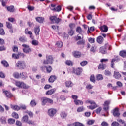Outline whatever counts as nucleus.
<instances>
[{
    "mask_svg": "<svg viewBox=\"0 0 126 126\" xmlns=\"http://www.w3.org/2000/svg\"><path fill=\"white\" fill-rule=\"evenodd\" d=\"M26 67V64L24 61L19 60L15 64V67L19 69H24Z\"/></svg>",
    "mask_w": 126,
    "mask_h": 126,
    "instance_id": "obj_1",
    "label": "nucleus"
},
{
    "mask_svg": "<svg viewBox=\"0 0 126 126\" xmlns=\"http://www.w3.org/2000/svg\"><path fill=\"white\" fill-rule=\"evenodd\" d=\"M41 102L42 105L43 106L45 105L47 103L50 104H54V101L52 99L46 97L41 98Z\"/></svg>",
    "mask_w": 126,
    "mask_h": 126,
    "instance_id": "obj_2",
    "label": "nucleus"
},
{
    "mask_svg": "<svg viewBox=\"0 0 126 126\" xmlns=\"http://www.w3.org/2000/svg\"><path fill=\"white\" fill-rule=\"evenodd\" d=\"M86 103L93 105H89L87 106V108H88V109H90L91 110H93L98 107L97 105L96 104L95 101L93 100H87L86 101Z\"/></svg>",
    "mask_w": 126,
    "mask_h": 126,
    "instance_id": "obj_3",
    "label": "nucleus"
},
{
    "mask_svg": "<svg viewBox=\"0 0 126 126\" xmlns=\"http://www.w3.org/2000/svg\"><path fill=\"white\" fill-rule=\"evenodd\" d=\"M15 86L19 88H22L24 89H28L30 88L29 86L27 85L24 82L18 81H15Z\"/></svg>",
    "mask_w": 126,
    "mask_h": 126,
    "instance_id": "obj_4",
    "label": "nucleus"
},
{
    "mask_svg": "<svg viewBox=\"0 0 126 126\" xmlns=\"http://www.w3.org/2000/svg\"><path fill=\"white\" fill-rule=\"evenodd\" d=\"M120 58L119 57V56H116L115 58L111 59V64H110V67L111 68H113L115 70H117V69H116V67L115 66L114 63L115 62H118L120 61Z\"/></svg>",
    "mask_w": 126,
    "mask_h": 126,
    "instance_id": "obj_5",
    "label": "nucleus"
},
{
    "mask_svg": "<svg viewBox=\"0 0 126 126\" xmlns=\"http://www.w3.org/2000/svg\"><path fill=\"white\" fill-rule=\"evenodd\" d=\"M53 60L54 58L52 57V55H48L46 57V60H44L43 63L45 65L49 64H52L53 63Z\"/></svg>",
    "mask_w": 126,
    "mask_h": 126,
    "instance_id": "obj_6",
    "label": "nucleus"
},
{
    "mask_svg": "<svg viewBox=\"0 0 126 126\" xmlns=\"http://www.w3.org/2000/svg\"><path fill=\"white\" fill-rule=\"evenodd\" d=\"M57 110L52 108H50L49 109H48L47 113L48 115L50 116L51 118H53L54 117V116L57 114Z\"/></svg>",
    "mask_w": 126,
    "mask_h": 126,
    "instance_id": "obj_7",
    "label": "nucleus"
},
{
    "mask_svg": "<svg viewBox=\"0 0 126 126\" xmlns=\"http://www.w3.org/2000/svg\"><path fill=\"white\" fill-rule=\"evenodd\" d=\"M50 20L52 24H59L61 21H62V19L60 18H57L56 16H51L50 17Z\"/></svg>",
    "mask_w": 126,
    "mask_h": 126,
    "instance_id": "obj_8",
    "label": "nucleus"
},
{
    "mask_svg": "<svg viewBox=\"0 0 126 126\" xmlns=\"http://www.w3.org/2000/svg\"><path fill=\"white\" fill-rule=\"evenodd\" d=\"M25 57V55L20 52L18 53V54L13 53L12 55V58L15 60H18L20 57L24 58Z\"/></svg>",
    "mask_w": 126,
    "mask_h": 126,
    "instance_id": "obj_9",
    "label": "nucleus"
},
{
    "mask_svg": "<svg viewBox=\"0 0 126 126\" xmlns=\"http://www.w3.org/2000/svg\"><path fill=\"white\" fill-rule=\"evenodd\" d=\"M83 71V69L81 67H78L77 68H73L72 73H74L77 76L81 75Z\"/></svg>",
    "mask_w": 126,
    "mask_h": 126,
    "instance_id": "obj_10",
    "label": "nucleus"
},
{
    "mask_svg": "<svg viewBox=\"0 0 126 126\" xmlns=\"http://www.w3.org/2000/svg\"><path fill=\"white\" fill-rule=\"evenodd\" d=\"M23 51L24 53L26 54L31 53L32 51V50L30 48L29 45L27 44H22Z\"/></svg>",
    "mask_w": 126,
    "mask_h": 126,
    "instance_id": "obj_11",
    "label": "nucleus"
},
{
    "mask_svg": "<svg viewBox=\"0 0 126 126\" xmlns=\"http://www.w3.org/2000/svg\"><path fill=\"white\" fill-rule=\"evenodd\" d=\"M111 104V102L109 100H106L104 102V104H103V106H104V107H103V109H104V111H106L107 113H109V105Z\"/></svg>",
    "mask_w": 126,
    "mask_h": 126,
    "instance_id": "obj_12",
    "label": "nucleus"
},
{
    "mask_svg": "<svg viewBox=\"0 0 126 126\" xmlns=\"http://www.w3.org/2000/svg\"><path fill=\"white\" fill-rule=\"evenodd\" d=\"M113 77L116 79H121L122 76L120 73V72L118 71L117 70L114 71Z\"/></svg>",
    "mask_w": 126,
    "mask_h": 126,
    "instance_id": "obj_13",
    "label": "nucleus"
},
{
    "mask_svg": "<svg viewBox=\"0 0 126 126\" xmlns=\"http://www.w3.org/2000/svg\"><path fill=\"white\" fill-rule=\"evenodd\" d=\"M113 115L114 117H116L117 118H120V113L119 112L118 108L116 107L113 109Z\"/></svg>",
    "mask_w": 126,
    "mask_h": 126,
    "instance_id": "obj_14",
    "label": "nucleus"
},
{
    "mask_svg": "<svg viewBox=\"0 0 126 126\" xmlns=\"http://www.w3.org/2000/svg\"><path fill=\"white\" fill-rule=\"evenodd\" d=\"M81 52L80 51H74L72 52V55L75 58H79L80 57H81Z\"/></svg>",
    "mask_w": 126,
    "mask_h": 126,
    "instance_id": "obj_15",
    "label": "nucleus"
},
{
    "mask_svg": "<svg viewBox=\"0 0 126 126\" xmlns=\"http://www.w3.org/2000/svg\"><path fill=\"white\" fill-rule=\"evenodd\" d=\"M99 29L103 32H107L108 31L109 28L106 25H104L100 27Z\"/></svg>",
    "mask_w": 126,
    "mask_h": 126,
    "instance_id": "obj_16",
    "label": "nucleus"
},
{
    "mask_svg": "<svg viewBox=\"0 0 126 126\" xmlns=\"http://www.w3.org/2000/svg\"><path fill=\"white\" fill-rule=\"evenodd\" d=\"M6 8L9 12L14 13L15 12V8H14V6L13 5L6 6Z\"/></svg>",
    "mask_w": 126,
    "mask_h": 126,
    "instance_id": "obj_17",
    "label": "nucleus"
},
{
    "mask_svg": "<svg viewBox=\"0 0 126 126\" xmlns=\"http://www.w3.org/2000/svg\"><path fill=\"white\" fill-rule=\"evenodd\" d=\"M3 93L4 94H5L6 97L10 98L13 97V94H11L10 92H9L8 91H3Z\"/></svg>",
    "mask_w": 126,
    "mask_h": 126,
    "instance_id": "obj_18",
    "label": "nucleus"
},
{
    "mask_svg": "<svg viewBox=\"0 0 126 126\" xmlns=\"http://www.w3.org/2000/svg\"><path fill=\"white\" fill-rule=\"evenodd\" d=\"M64 85H65L66 88L72 87L73 86V83L70 80L65 81V83H64Z\"/></svg>",
    "mask_w": 126,
    "mask_h": 126,
    "instance_id": "obj_19",
    "label": "nucleus"
},
{
    "mask_svg": "<svg viewBox=\"0 0 126 126\" xmlns=\"http://www.w3.org/2000/svg\"><path fill=\"white\" fill-rule=\"evenodd\" d=\"M55 91H56V89H50L49 90H48L45 93V94L48 95H52V94L55 93Z\"/></svg>",
    "mask_w": 126,
    "mask_h": 126,
    "instance_id": "obj_20",
    "label": "nucleus"
},
{
    "mask_svg": "<svg viewBox=\"0 0 126 126\" xmlns=\"http://www.w3.org/2000/svg\"><path fill=\"white\" fill-rule=\"evenodd\" d=\"M96 41L98 44H102L104 42V38L101 36H99L96 38Z\"/></svg>",
    "mask_w": 126,
    "mask_h": 126,
    "instance_id": "obj_21",
    "label": "nucleus"
},
{
    "mask_svg": "<svg viewBox=\"0 0 126 126\" xmlns=\"http://www.w3.org/2000/svg\"><path fill=\"white\" fill-rule=\"evenodd\" d=\"M57 79V77L55 76L52 75L50 76L49 79H48V81L49 83H54L55 81Z\"/></svg>",
    "mask_w": 126,
    "mask_h": 126,
    "instance_id": "obj_22",
    "label": "nucleus"
},
{
    "mask_svg": "<svg viewBox=\"0 0 126 126\" xmlns=\"http://www.w3.org/2000/svg\"><path fill=\"white\" fill-rule=\"evenodd\" d=\"M36 21L39 23H43L44 18L42 17H37L35 18Z\"/></svg>",
    "mask_w": 126,
    "mask_h": 126,
    "instance_id": "obj_23",
    "label": "nucleus"
},
{
    "mask_svg": "<svg viewBox=\"0 0 126 126\" xmlns=\"http://www.w3.org/2000/svg\"><path fill=\"white\" fill-rule=\"evenodd\" d=\"M34 33L35 34V35L36 36L39 35V34H40V27L39 26L36 27L35 28H34Z\"/></svg>",
    "mask_w": 126,
    "mask_h": 126,
    "instance_id": "obj_24",
    "label": "nucleus"
},
{
    "mask_svg": "<svg viewBox=\"0 0 126 126\" xmlns=\"http://www.w3.org/2000/svg\"><path fill=\"white\" fill-rule=\"evenodd\" d=\"M27 78V73L26 72H22L20 74V78L25 80Z\"/></svg>",
    "mask_w": 126,
    "mask_h": 126,
    "instance_id": "obj_25",
    "label": "nucleus"
},
{
    "mask_svg": "<svg viewBox=\"0 0 126 126\" xmlns=\"http://www.w3.org/2000/svg\"><path fill=\"white\" fill-rule=\"evenodd\" d=\"M102 47H104L105 49L108 50V51H111L112 49V46L108 43L105 44L104 46Z\"/></svg>",
    "mask_w": 126,
    "mask_h": 126,
    "instance_id": "obj_26",
    "label": "nucleus"
},
{
    "mask_svg": "<svg viewBox=\"0 0 126 126\" xmlns=\"http://www.w3.org/2000/svg\"><path fill=\"white\" fill-rule=\"evenodd\" d=\"M11 108L14 111H19L20 110V107L18 105H14L11 104Z\"/></svg>",
    "mask_w": 126,
    "mask_h": 126,
    "instance_id": "obj_27",
    "label": "nucleus"
},
{
    "mask_svg": "<svg viewBox=\"0 0 126 126\" xmlns=\"http://www.w3.org/2000/svg\"><path fill=\"white\" fill-rule=\"evenodd\" d=\"M51 10L59 12L62 10V7L61 6H58L56 7V8H51Z\"/></svg>",
    "mask_w": 126,
    "mask_h": 126,
    "instance_id": "obj_28",
    "label": "nucleus"
},
{
    "mask_svg": "<svg viewBox=\"0 0 126 126\" xmlns=\"http://www.w3.org/2000/svg\"><path fill=\"white\" fill-rule=\"evenodd\" d=\"M1 63L2 64L3 66L4 67H6V68H8L9 67V64H8V63L7 62V61H6V60H3V61H2L1 62Z\"/></svg>",
    "mask_w": 126,
    "mask_h": 126,
    "instance_id": "obj_29",
    "label": "nucleus"
},
{
    "mask_svg": "<svg viewBox=\"0 0 126 126\" xmlns=\"http://www.w3.org/2000/svg\"><path fill=\"white\" fill-rule=\"evenodd\" d=\"M29 105L31 107L36 106V105H37V102H36V100L35 99L31 100L30 103H29Z\"/></svg>",
    "mask_w": 126,
    "mask_h": 126,
    "instance_id": "obj_30",
    "label": "nucleus"
},
{
    "mask_svg": "<svg viewBox=\"0 0 126 126\" xmlns=\"http://www.w3.org/2000/svg\"><path fill=\"white\" fill-rule=\"evenodd\" d=\"M90 81L95 84L96 83L95 77L94 75H91L90 78Z\"/></svg>",
    "mask_w": 126,
    "mask_h": 126,
    "instance_id": "obj_31",
    "label": "nucleus"
},
{
    "mask_svg": "<svg viewBox=\"0 0 126 126\" xmlns=\"http://www.w3.org/2000/svg\"><path fill=\"white\" fill-rule=\"evenodd\" d=\"M106 67V65L104 63L100 64L98 66V69L104 70Z\"/></svg>",
    "mask_w": 126,
    "mask_h": 126,
    "instance_id": "obj_32",
    "label": "nucleus"
},
{
    "mask_svg": "<svg viewBox=\"0 0 126 126\" xmlns=\"http://www.w3.org/2000/svg\"><path fill=\"white\" fill-rule=\"evenodd\" d=\"M100 52L103 54H105L107 53V50L104 47L101 46L100 47Z\"/></svg>",
    "mask_w": 126,
    "mask_h": 126,
    "instance_id": "obj_33",
    "label": "nucleus"
},
{
    "mask_svg": "<svg viewBox=\"0 0 126 126\" xmlns=\"http://www.w3.org/2000/svg\"><path fill=\"white\" fill-rule=\"evenodd\" d=\"M119 55L123 58L126 57V51L122 50L119 52Z\"/></svg>",
    "mask_w": 126,
    "mask_h": 126,
    "instance_id": "obj_34",
    "label": "nucleus"
},
{
    "mask_svg": "<svg viewBox=\"0 0 126 126\" xmlns=\"http://www.w3.org/2000/svg\"><path fill=\"white\" fill-rule=\"evenodd\" d=\"M74 104L76 105H82L83 104V102H82V100H74Z\"/></svg>",
    "mask_w": 126,
    "mask_h": 126,
    "instance_id": "obj_35",
    "label": "nucleus"
},
{
    "mask_svg": "<svg viewBox=\"0 0 126 126\" xmlns=\"http://www.w3.org/2000/svg\"><path fill=\"white\" fill-rule=\"evenodd\" d=\"M19 41H20L22 43H25V42H27V39L26 37L24 36H22L19 38Z\"/></svg>",
    "mask_w": 126,
    "mask_h": 126,
    "instance_id": "obj_36",
    "label": "nucleus"
},
{
    "mask_svg": "<svg viewBox=\"0 0 126 126\" xmlns=\"http://www.w3.org/2000/svg\"><path fill=\"white\" fill-rule=\"evenodd\" d=\"M20 74H19L18 72H15L13 73V76H14L15 79H20Z\"/></svg>",
    "mask_w": 126,
    "mask_h": 126,
    "instance_id": "obj_37",
    "label": "nucleus"
},
{
    "mask_svg": "<svg viewBox=\"0 0 126 126\" xmlns=\"http://www.w3.org/2000/svg\"><path fill=\"white\" fill-rule=\"evenodd\" d=\"M97 81H101L103 79V75L101 74H97L96 77Z\"/></svg>",
    "mask_w": 126,
    "mask_h": 126,
    "instance_id": "obj_38",
    "label": "nucleus"
},
{
    "mask_svg": "<svg viewBox=\"0 0 126 126\" xmlns=\"http://www.w3.org/2000/svg\"><path fill=\"white\" fill-rule=\"evenodd\" d=\"M85 44L84 39H81L77 42L78 45H84Z\"/></svg>",
    "mask_w": 126,
    "mask_h": 126,
    "instance_id": "obj_39",
    "label": "nucleus"
},
{
    "mask_svg": "<svg viewBox=\"0 0 126 126\" xmlns=\"http://www.w3.org/2000/svg\"><path fill=\"white\" fill-rule=\"evenodd\" d=\"M94 31H95V27H91L90 28L88 27L87 33L89 34L91 33V32H93Z\"/></svg>",
    "mask_w": 126,
    "mask_h": 126,
    "instance_id": "obj_40",
    "label": "nucleus"
},
{
    "mask_svg": "<svg viewBox=\"0 0 126 126\" xmlns=\"http://www.w3.org/2000/svg\"><path fill=\"white\" fill-rule=\"evenodd\" d=\"M88 64V62L86 60H84L82 62H80V65L82 67L86 66Z\"/></svg>",
    "mask_w": 126,
    "mask_h": 126,
    "instance_id": "obj_41",
    "label": "nucleus"
},
{
    "mask_svg": "<svg viewBox=\"0 0 126 126\" xmlns=\"http://www.w3.org/2000/svg\"><path fill=\"white\" fill-rule=\"evenodd\" d=\"M88 41L91 44H94L95 42V38L90 37L88 38Z\"/></svg>",
    "mask_w": 126,
    "mask_h": 126,
    "instance_id": "obj_42",
    "label": "nucleus"
},
{
    "mask_svg": "<svg viewBox=\"0 0 126 126\" xmlns=\"http://www.w3.org/2000/svg\"><path fill=\"white\" fill-rule=\"evenodd\" d=\"M15 119L9 118L8 120V123L10 125L14 124L15 123Z\"/></svg>",
    "mask_w": 126,
    "mask_h": 126,
    "instance_id": "obj_43",
    "label": "nucleus"
},
{
    "mask_svg": "<svg viewBox=\"0 0 126 126\" xmlns=\"http://www.w3.org/2000/svg\"><path fill=\"white\" fill-rule=\"evenodd\" d=\"M53 70L52 67L51 66H46V71L48 73H50Z\"/></svg>",
    "mask_w": 126,
    "mask_h": 126,
    "instance_id": "obj_44",
    "label": "nucleus"
},
{
    "mask_svg": "<svg viewBox=\"0 0 126 126\" xmlns=\"http://www.w3.org/2000/svg\"><path fill=\"white\" fill-rule=\"evenodd\" d=\"M60 116L62 119H63L66 117L67 114L64 111H62L60 114Z\"/></svg>",
    "mask_w": 126,
    "mask_h": 126,
    "instance_id": "obj_45",
    "label": "nucleus"
},
{
    "mask_svg": "<svg viewBox=\"0 0 126 126\" xmlns=\"http://www.w3.org/2000/svg\"><path fill=\"white\" fill-rule=\"evenodd\" d=\"M28 116L27 115L24 116L22 118V122H27L28 121Z\"/></svg>",
    "mask_w": 126,
    "mask_h": 126,
    "instance_id": "obj_46",
    "label": "nucleus"
},
{
    "mask_svg": "<svg viewBox=\"0 0 126 126\" xmlns=\"http://www.w3.org/2000/svg\"><path fill=\"white\" fill-rule=\"evenodd\" d=\"M104 74H105V75H106V76H109V77H111L112 76L111 72L109 70H105Z\"/></svg>",
    "mask_w": 126,
    "mask_h": 126,
    "instance_id": "obj_47",
    "label": "nucleus"
},
{
    "mask_svg": "<svg viewBox=\"0 0 126 126\" xmlns=\"http://www.w3.org/2000/svg\"><path fill=\"white\" fill-rule=\"evenodd\" d=\"M56 46H57L58 48H62L63 46V43L62 42L58 41L56 42Z\"/></svg>",
    "mask_w": 126,
    "mask_h": 126,
    "instance_id": "obj_48",
    "label": "nucleus"
},
{
    "mask_svg": "<svg viewBox=\"0 0 126 126\" xmlns=\"http://www.w3.org/2000/svg\"><path fill=\"white\" fill-rule=\"evenodd\" d=\"M0 1L1 2V5H2L3 7H5L6 6L8 0H0Z\"/></svg>",
    "mask_w": 126,
    "mask_h": 126,
    "instance_id": "obj_49",
    "label": "nucleus"
},
{
    "mask_svg": "<svg viewBox=\"0 0 126 126\" xmlns=\"http://www.w3.org/2000/svg\"><path fill=\"white\" fill-rule=\"evenodd\" d=\"M12 117L13 118H14L16 119H19V115H18V114H17V113L15 112H14L12 113Z\"/></svg>",
    "mask_w": 126,
    "mask_h": 126,
    "instance_id": "obj_50",
    "label": "nucleus"
},
{
    "mask_svg": "<svg viewBox=\"0 0 126 126\" xmlns=\"http://www.w3.org/2000/svg\"><path fill=\"white\" fill-rule=\"evenodd\" d=\"M76 32L79 34H81L83 32L82 29L81 27H78L76 28Z\"/></svg>",
    "mask_w": 126,
    "mask_h": 126,
    "instance_id": "obj_51",
    "label": "nucleus"
},
{
    "mask_svg": "<svg viewBox=\"0 0 126 126\" xmlns=\"http://www.w3.org/2000/svg\"><path fill=\"white\" fill-rule=\"evenodd\" d=\"M0 122L3 124H6V121L5 117H4V116L1 117V118H0Z\"/></svg>",
    "mask_w": 126,
    "mask_h": 126,
    "instance_id": "obj_52",
    "label": "nucleus"
},
{
    "mask_svg": "<svg viewBox=\"0 0 126 126\" xmlns=\"http://www.w3.org/2000/svg\"><path fill=\"white\" fill-rule=\"evenodd\" d=\"M73 125L74 126H85L84 124H83L82 123H80L79 122H75L74 123H73Z\"/></svg>",
    "mask_w": 126,
    "mask_h": 126,
    "instance_id": "obj_53",
    "label": "nucleus"
},
{
    "mask_svg": "<svg viewBox=\"0 0 126 126\" xmlns=\"http://www.w3.org/2000/svg\"><path fill=\"white\" fill-rule=\"evenodd\" d=\"M6 23L7 28H8V29L13 28V25H12V24H11L10 22H6Z\"/></svg>",
    "mask_w": 126,
    "mask_h": 126,
    "instance_id": "obj_54",
    "label": "nucleus"
},
{
    "mask_svg": "<svg viewBox=\"0 0 126 126\" xmlns=\"http://www.w3.org/2000/svg\"><path fill=\"white\" fill-rule=\"evenodd\" d=\"M12 51L14 53H18V47L14 46L12 47Z\"/></svg>",
    "mask_w": 126,
    "mask_h": 126,
    "instance_id": "obj_55",
    "label": "nucleus"
},
{
    "mask_svg": "<svg viewBox=\"0 0 126 126\" xmlns=\"http://www.w3.org/2000/svg\"><path fill=\"white\" fill-rule=\"evenodd\" d=\"M96 49V46H92L91 49H90V51L92 53H95Z\"/></svg>",
    "mask_w": 126,
    "mask_h": 126,
    "instance_id": "obj_56",
    "label": "nucleus"
},
{
    "mask_svg": "<svg viewBox=\"0 0 126 126\" xmlns=\"http://www.w3.org/2000/svg\"><path fill=\"white\" fill-rule=\"evenodd\" d=\"M65 64L68 66H73V63L71 61L69 60L66 61Z\"/></svg>",
    "mask_w": 126,
    "mask_h": 126,
    "instance_id": "obj_57",
    "label": "nucleus"
},
{
    "mask_svg": "<svg viewBox=\"0 0 126 126\" xmlns=\"http://www.w3.org/2000/svg\"><path fill=\"white\" fill-rule=\"evenodd\" d=\"M32 44L33 46H38L39 44V42L37 40H33L32 42Z\"/></svg>",
    "mask_w": 126,
    "mask_h": 126,
    "instance_id": "obj_58",
    "label": "nucleus"
},
{
    "mask_svg": "<svg viewBox=\"0 0 126 126\" xmlns=\"http://www.w3.org/2000/svg\"><path fill=\"white\" fill-rule=\"evenodd\" d=\"M0 35L2 36L5 35V32L4 29L0 28Z\"/></svg>",
    "mask_w": 126,
    "mask_h": 126,
    "instance_id": "obj_59",
    "label": "nucleus"
},
{
    "mask_svg": "<svg viewBox=\"0 0 126 126\" xmlns=\"http://www.w3.org/2000/svg\"><path fill=\"white\" fill-rule=\"evenodd\" d=\"M108 61H109L108 59H102L100 61V62H101V63L102 64H104V63H106Z\"/></svg>",
    "mask_w": 126,
    "mask_h": 126,
    "instance_id": "obj_60",
    "label": "nucleus"
},
{
    "mask_svg": "<svg viewBox=\"0 0 126 126\" xmlns=\"http://www.w3.org/2000/svg\"><path fill=\"white\" fill-rule=\"evenodd\" d=\"M69 27L71 30H73L75 28L76 25L74 23H71L69 24Z\"/></svg>",
    "mask_w": 126,
    "mask_h": 126,
    "instance_id": "obj_61",
    "label": "nucleus"
},
{
    "mask_svg": "<svg viewBox=\"0 0 126 126\" xmlns=\"http://www.w3.org/2000/svg\"><path fill=\"white\" fill-rule=\"evenodd\" d=\"M120 126V124L116 121H114L111 123V126Z\"/></svg>",
    "mask_w": 126,
    "mask_h": 126,
    "instance_id": "obj_62",
    "label": "nucleus"
},
{
    "mask_svg": "<svg viewBox=\"0 0 126 126\" xmlns=\"http://www.w3.org/2000/svg\"><path fill=\"white\" fill-rule=\"evenodd\" d=\"M84 110V107L82 106V107H80L78 108L77 111L78 112H82Z\"/></svg>",
    "mask_w": 126,
    "mask_h": 126,
    "instance_id": "obj_63",
    "label": "nucleus"
},
{
    "mask_svg": "<svg viewBox=\"0 0 126 126\" xmlns=\"http://www.w3.org/2000/svg\"><path fill=\"white\" fill-rule=\"evenodd\" d=\"M102 110V107H99L95 110V112L96 113V114H99L100 113Z\"/></svg>",
    "mask_w": 126,
    "mask_h": 126,
    "instance_id": "obj_64",
    "label": "nucleus"
}]
</instances>
